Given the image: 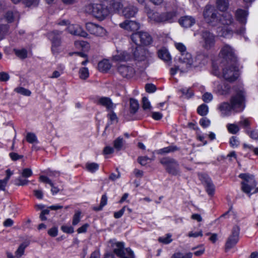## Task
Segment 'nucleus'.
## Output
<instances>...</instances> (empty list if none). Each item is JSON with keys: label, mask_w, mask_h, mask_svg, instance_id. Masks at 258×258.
I'll list each match as a JSON object with an SVG mask.
<instances>
[{"label": "nucleus", "mask_w": 258, "mask_h": 258, "mask_svg": "<svg viewBox=\"0 0 258 258\" xmlns=\"http://www.w3.org/2000/svg\"><path fill=\"white\" fill-rule=\"evenodd\" d=\"M131 39L136 45H149L152 41V37L148 33L142 31L133 33ZM132 51L135 59L139 62V66H141L140 62H143V70L146 69L149 63V52L142 47L138 46H136Z\"/></svg>", "instance_id": "1"}, {"label": "nucleus", "mask_w": 258, "mask_h": 258, "mask_svg": "<svg viewBox=\"0 0 258 258\" xmlns=\"http://www.w3.org/2000/svg\"><path fill=\"white\" fill-rule=\"evenodd\" d=\"M235 93L231 98L230 103L224 102L221 103L218 109L224 116H229L233 110L235 112L242 111L245 107V92L242 87L235 89Z\"/></svg>", "instance_id": "2"}, {"label": "nucleus", "mask_w": 258, "mask_h": 258, "mask_svg": "<svg viewBox=\"0 0 258 258\" xmlns=\"http://www.w3.org/2000/svg\"><path fill=\"white\" fill-rule=\"evenodd\" d=\"M203 15L205 22L212 27L220 25L221 14L214 7L207 5L203 11Z\"/></svg>", "instance_id": "3"}, {"label": "nucleus", "mask_w": 258, "mask_h": 258, "mask_svg": "<svg viewBox=\"0 0 258 258\" xmlns=\"http://www.w3.org/2000/svg\"><path fill=\"white\" fill-rule=\"evenodd\" d=\"M84 11L92 14L94 17L100 20L105 19L109 15V11L107 6L102 4H90L86 5Z\"/></svg>", "instance_id": "4"}, {"label": "nucleus", "mask_w": 258, "mask_h": 258, "mask_svg": "<svg viewBox=\"0 0 258 258\" xmlns=\"http://www.w3.org/2000/svg\"><path fill=\"white\" fill-rule=\"evenodd\" d=\"M239 177L243 180L241 183V190L250 197L251 191L255 189L257 184L254 176L248 173H241L239 174Z\"/></svg>", "instance_id": "5"}, {"label": "nucleus", "mask_w": 258, "mask_h": 258, "mask_svg": "<svg viewBox=\"0 0 258 258\" xmlns=\"http://www.w3.org/2000/svg\"><path fill=\"white\" fill-rule=\"evenodd\" d=\"M112 246L113 252L119 258H135L134 253L130 248H124V242H115Z\"/></svg>", "instance_id": "6"}, {"label": "nucleus", "mask_w": 258, "mask_h": 258, "mask_svg": "<svg viewBox=\"0 0 258 258\" xmlns=\"http://www.w3.org/2000/svg\"><path fill=\"white\" fill-rule=\"evenodd\" d=\"M223 77L229 82L234 81L238 76V71L236 69V63H225L222 62Z\"/></svg>", "instance_id": "7"}, {"label": "nucleus", "mask_w": 258, "mask_h": 258, "mask_svg": "<svg viewBox=\"0 0 258 258\" xmlns=\"http://www.w3.org/2000/svg\"><path fill=\"white\" fill-rule=\"evenodd\" d=\"M160 163L165 166L166 171L173 175H178L180 173L179 164L174 159L165 157L160 160Z\"/></svg>", "instance_id": "8"}, {"label": "nucleus", "mask_w": 258, "mask_h": 258, "mask_svg": "<svg viewBox=\"0 0 258 258\" xmlns=\"http://www.w3.org/2000/svg\"><path fill=\"white\" fill-rule=\"evenodd\" d=\"M220 56L225 63H236L237 59L232 48L228 45H225L220 51Z\"/></svg>", "instance_id": "9"}, {"label": "nucleus", "mask_w": 258, "mask_h": 258, "mask_svg": "<svg viewBox=\"0 0 258 258\" xmlns=\"http://www.w3.org/2000/svg\"><path fill=\"white\" fill-rule=\"evenodd\" d=\"M240 228L238 226H234L232 230L231 234L228 237L226 243L225 249L228 250L233 248L238 242L239 237Z\"/></svg>", "instance_id": "10"}, {"label": "nucleus", "mask_w": 258, "mask_h": 258, "mask_svg": "<svg viewBox=\"0 0 258 258\" xmlns=\"http://www.w3.org/2000/svg\"><path fill=\"white\" fill-rule=\"evenodd\" d=\"M60 34L61 32L56 30L48 34V37L52 43L51 50L54 54L57 53L58 52V48L60 45Z\"/></svg>", "instance_id": "11"}, {"label": "nucleus", "mask_w": 258, "mask_h": 258, "mask_svg": "<svg viewBox=\"0 0 258 258\" xmlns=\"http://www.w3.org/2000/svg\"><path fill=\"white\" fill-rule=\"evenodd\" d=\"M202 38L203 41V47L209 50L214 47L215 43V36L208 31H204L202 33Z\"/></svg>", "instance_id": "12"}, {"label": "nucleus", "mask_w": 258, "mask_h": 258, "mask_svg": "<svg viewBox=\"0 0 258 258\" xmlns=\"http://www.w3.org/2000/svg\"><path fill=\"white\" fill-rule=\"evenodd\" d=\"M86 28L91 34L97 36L102 37L106 33L105 29L102 27L93 23H86Z\"/></svg>", "instance_id": "13"}, {"label": "nucleus", "mask_w": 258, "mask_h": 258, "mask_svg": "<svg viewBox=\"0 0 258 258\" xmlns=\"http://www.w3.org/2000/svg\"><path fill=\"white\" fill-rule=\"evenodd\" d=\"M117 71L123 78L126 79L131 78L135 74L133 67L127 64H119L117 67Z\"/></svg>", "instance_id": "14"}, {"label": "nucleus", "mask_w": 258, "mask_h": 258, "mask_svg": "<svg viewBox=\"0 0 258 258\" xmlns=\"http://www.w3.org/2000/svg\"><path fill=\"white\" fill-rule=\"evenodd\" d=\"M199 178L204 184L207 192L209 195H213L215 191V186L211 178L207 175L201 174Z\"/></svg>", "instance_id": "15"}, {"label": "nucleus", "mask_w": 258, "mask_h": 258, "mask_svg": "<svg viewBox=\"0 0 258 258\" xmlns=\"http://www.w3.org/2000/svg\"><path fill=\"white\" fill-rule=\"evenodd\" d=\"M119 26L127 31H135L139 29L140 24L135 21L125 20L120 23Z\"/></svg>", "instance_id": "16"}, {"label": "nucleus", "mask_w": 258, "mask_h": 258, "mask_svg": "<svg viewBox=\"0 0 258 258\" xmlns=\"http://www.w3.org/2000/svg\"><path fill=\"white\" fill-rule=\"evenodd\" d=\"M96 102L97 104L106 107L108 111H112L115 107V105L112 103L111 100L108 97H100L97 100Z\"/></svg>", "instance_id": "17"}, {"label": "nucleus", "mask_w": 258, "mask_h": 258, "mask_svg": "<svg viewBox=\"0 0 258 258\" xmlns=\"http://www.w3.org/2000/svg\"><path fill=\"white\" fill-rule=\"evenodd\" d=\"M138 12V9L135 6L128 4L124 6L122 10V15L127 18L133 17Z\"/></svg>", "instance_id": "18"}, {"label": "nucleus", "mask_w": 258, "mask_h": 258, "mask_svg": "<svg viewBox=\"0 0 258 258\" xmlns=\"http://www.w3.org/2000/svg\"><path fill=\"white\" fill-rule=\"evenodd\" d=\"M69 33L75 35L86 37L87 34L83 31L81 27L77 25H70L68 28Z\"/></svg>", "instance_id": "19"}, {"label": "nucleus", "mask_w": 258, "mask_h": 258, "mask_svg": "<svg viewBox=\"0 0 258 258\" xmlns=\"http://www.w3.org/2000/svg\"><path fill=\"white\" fill-rule=\"evenodd\" d=\"M178 22L183 27L188 28L192 26L195 23L196 20L194 18L189 16H185L181 17Z\"/></svg>", "instance_id": "20"}, {"label": "nucleus", "mask_w": 258, "mask_h": 258, "mask_svg": "<svg viewBox=\"0 0 258 258\" xmlns=\"http://www.w3.org/2000/svg\"><path fill=\"white\" fill-rule=\"evenodd\" d=\"M179 61L182 63H185L186 68H189L192 65L196 66L197 64H194L191 55L187 52L181 54L179 57Z\"/></svg>", "instance_id": "21"}, {"label": "nucleus", "mask_w": 258, "mask_h": 258, "mask_svg": "<svg viewBox=\"0 0 258 258\" xmlns=\"http://www.w3.org/2000/svg\"><path fill=\"white\" fill-rule=\"evenodd\" d=\"M148 18L151 21L155 23H164L163 13L151 12L148 13Z\"/></svg>", "instance_id": "22"}, {"label": "nucleus", "mask_w": 258, "mask_h": 258, "mask_svg": "<svg viewBox=\"0 0 258 258\" xmlns=\"http://www.w3.org/2000/svg\"><path fill=\"white\" fill-rule=\"evenodd\" d=\"M247 15V11L242 9H238L235 13V17L237 20L243 24L246 23Z\"/></svg>", "instance_id": "23"}, {"label": "nucleus", "mask_w": 258, "mask_h": 258, "mask_svg": "<svg viewBox=\"0 0 258 258\" xmlns=\"http://www.w3.org/2000/svg\"><path fill=\"white\" fill-rule=\"evenodd\" d=\"M233 22V19L230 14L226 13L222 15L221 14L220 24L224 25H229L231 24Z\"/></svg>", "instance_id": "24"}, {"label": "nucleus", "mask_w": 258, "mask_h": 258, "mask_svg": "<svg viewBox=\"0 0 258 258\" xmlns=\"http://www.w3.org/2000/svg\"><path fill=\"white\" fill-rule=\"evenodd\" d=\"M216 91L219 95H226L229 92L230 86L228 84H218L216 87Z\"/></svg>", "instance_id": "25"}, {"label": "nucleus", "mask_w": 258, "mask_h": 258, "mask_svg": "<svg viewBox=\"0 0 258 258\" xmlns=\"http://www.w3.org/2000/svg\"><path fill=\"white\" fill-rule=\"evenodd\" d=\"M111 65L107 59H103L98 64V70L100 72H106L111 68Z\"/></svg>", "instance_id": "26"}, {"label": "nucleus", "mask_w": 258, "mask_h": 258, "mask_svg": "<svg viewBox=\"0 0 258 258\" xmlns=\"http://www.w3.org/2000/svg\"><path fill=\"white\" fill-rule=\"evenodd\" d=\"M131 55L126 52H121L114 56L113 58L115 61H127L131 58Z\"/></svg>", "instance_id": "27"}, {"label": "nucleus", "mask_w": 258, "mask_h": 258, "mask_svg": "<svg viewBox=\"0 0 258 258\" xmlns=\"http://www.w3.org/2000/svg\"><path fill=\"white\" fill-rule=\"evenodd\" d=\"M177 15L175 12H170L163 13L164 22H172L177 18Z\"/></svg>", "instance_id": "28"}, {"label": "nucleus", "mask_w": 258, "mask_h": 258, "mask_svg": "<svg viewBox=\"0 0 258 258\" xmlns=\"http://www.w3.org/2000/svg\"><path fill=\"white\" fill-rule=\"evenodd\" d=\"M216 6L220 11H225L229 7L228 0H216Z\"/></svg>", "instance_id": "29"}, {"label": "nucleus", "mask_w": 258, "mask_h": 258, "mask_svg": "<svg viewBox=\"0 0 258 258\" xmlns=\"http://www.w3.org/2000/svg\"><path fill=\"white\" fill-rule=\"evenodd\" d=\"M110 8L114 12H119L124 6L120 2L112 1L110 3Z\"/></svg>", "instance_id": "30"}, {"label": "nucleus", "mask_w": 258, "mask_h": 258, "mask_svg": "<svg viewBox=\"0 0 258 258\" xmlns=\"http://www.w3.org/2000/svg\"><path fill=\"white\" fill-rule=\"evenodd\" d=\"M178 150V148L176 146H169L165 147L156 151L158 154H163L170 152H173Z\"/></svg>", "instance_id": "31"}, {"label": "nucleus", "mask_w": 258, "mask_h": 258, "mask_svg": "<svg viewBox=\"0 0 258 258\" xmlns=\"http://www.w3.org/2000/svg\"><path fill=\"white\" fill-rule=\"evenodd\" d=\"M158 56L164 61H168L171 59L170 55L166 50L161 49L159 50Z\"/></svg>", "instance_id": "32"}, {"label": "nucleus", "mask_w": 258, "mask_h": 258, "mask_svg": "<svg viewBox=\"0 0 258 258\" xmlns=\"http://www.w3.org/2000/svg\"><path fill=\"white\" fill-rule=\"evenodd\" d=\"M124 140L123 138L118 137L113 142L114 148L117 151H120L123 145Z\"/></svg>", "instance_id": "33"}, {"label": "nucleus", "mask_w": 258, "mask_h": 258, "mask_svg": "<svg viewBox=\"0 0 258 258\" xmlns=\"http://www.w3.org/2000/svg\"><path fill=\"white\" fill-rule=\"evenodd\" d=\"M107 203V197L106 194L102 195L99 206L94 207L93 210L96 211H101Z\"/></svg>", "instance_id": "34"}, {"label": "nucleus", "mask_w": 258, "mask_h": 258, "mask_svg": "<svg viewBox=\"0 0 258 258\" xmlns=\"http://www.w3.org/2000/svg\"><path fill=\"white\" fill-rule=\"evenodd\" d=\"M192 253L189 252L183 254L180 252L174 253L172 255L171 258H192Z\"/></svg>", "instance_id": "35"}, {"label": "nucleus", "mask_w": 258, "mask_h": 258, "mask_svg": "<svg viewBox=\"0 0 258 258\" xmlns=\"http://www.w3.org/2000/svg\"><path fill=\"white\" fill-rule=\"evenodd\" d=\"M139 104L138 101L134 99H130V108L131 113H136L139 109Z\"/></svg>", "instance_id": "36"}, {"label": "nucleus", "mask_w": 258, "mask_h": 258, "mask_svg": "<svg viewBox=\"0 0 258 258\" xmlns=\"http://www.w3.org/2000/svg\"><path fill=\"white\" fill-rule=\"evenodd\" d=\"M14 91L19 94L26 96H29L31 94V92L29 90L21 87L16 88Z\"/></svg>", "instance_id": "37"}, {"label": "nucleus", "mask_w": 258, "mask_h": 258, "mask_svg": "<svg viewBox=\"0 0 258 258\" xmlns=\"http://www.w3.org/2000/svg\"><path fill=\"white\" fill-rule=\"evenodd\" d=\"M197 111L200 115L205 116L208 112V107L207 105L203 104L198 107Z\"/></svg>", "instance_id": "38"}, {"label": "nucleus", "mask_w": 258, "mask_h": 258, "mask_svg": "<svg viewBox=\"0 0 258 258\" xmlns=\"http://www.w3.org/2000/svg\"><path fill=\"white\" fill-rule=\"evenodd\" d=\"M228 131L232 134H236L239 131L238 126L234 123H229L227 125Z\"/></svg>", "instance_id": "39"}, {"label": "nucleus", "mask_w": 258, "mask_h": 258, "mask_svg": "<svg viewBox=\"0 0 258 258\" xmlns=\"http://www.w3.org/2000/svg\"><path fill=\"white\" fill-rule=\"evenodd\" d=\"M171 234L168 233L166 235L165 237H160L158 238V241L160 242L163 243L165 244H167L171 243L172 241L171 239Z\"/></svg>", "instance_id": "40"}, {"label": "nucleus", "mask_w": 258, "mask_h": 258, "mask_svg": "<svg viewBox=\"0 0 258 258\" xmlns=\"http://www.w3.org/2000/svg\"><path fill=\"white\" fill-rule=\"evenodd\" d=\"M27 141L30 144L37 143L38 141L36 135L32 133H28L26 137Z\"/></svg>", "instance_id": "41"}, {"label": "nucleus", "mask_w": 258, "mask_h": 258, "mask_svg": "<svg viewBox=\"0 0 258 258\" xmlns=\"http://www.w3.org/2000/svg\"><path fill=\"white\" fill-rule=\"evenodd\" d=\"M87 169L91 172H94L99 168V165L96 163H88L86 165Z\"/></svg>", "instance_id": "42"}, {"label": "nucleus", "mask_w": 258, "mask_h": 258, "mask_svg": "<svg viewBox=\"0 0 258 258\" xmlns=\"http://www.w3.org/2000/svg\"><path fill=\"white\" fill-rule=\"evenodd\" d=\"M27 245H25L24 243L21 244L15 252L16 256L17 257H20L24 254L25 249Z\"/></svg>", "instance_id": "43"}, {"label": "nucleus", "mask_w": 258, "mask_h": 258, "mask_svg": "<svg viewBox=\"0 0 258 258\" xmlns=\"http://www.w3.org/2000/svg\"><path fill=\"white\" fill-rule=\"evenodd\" d=\"M4 19L8 23L13 22L14 19V13L12 11H8L4 15Z\"/></svg>", "instance_id": "44"}, {"label": "nucleus", "mask_w": 258, "mask_h": 258, "mask_svg": "<svg viewBox=\"0 0 258 258\" xmlns=\"http://www.w3.org/2000/svg\"><path fill=\"white\" fill-rule=\"evenodd\" d=\"M152 160V159H150L147 156H141L138 158V162L143 166L146 165L147 163L150 162Z\"/></svg>", "instance_id": "45"}, {"label": "nucleus", "mask_w": 258, "mask_h": 258, "mask_svg": "<svg viewBox=\"0 0 258 258\" xmlns=\"http://www.w3.org/2000/svg\"><path fill=\"white\" fill-rule=\"evenodd\" d=\"M182 95H185L187 98H189L194 95V93L190 88H183L180 90Z\"/></svg>", "instance_id": "46"}, {"label": "nucleus", "mask_w": 258, "mask_h": 258, "mask_svg": "<svg viewBox=\"0 0 258 258\" xmlns=\"http://www.w3.org/2000/svg\"><path fill=\"white\" fill-rule=\"evenodd\" d=\"M28 180L26 179H23L19 177L14 181V184L17 186H23L26 185L28 183Z\"/></svg>", "instance_id": "47"}, {"label": "nucleus", "mask_w": 258, "mask_h": 258, "mask_svg": "<svg viewBox=\"0 0 258 258\" xmlns=\"http://www.w3.org/2000/svg\"><path fill=\"white\" fill-rule=\"evenodd\" d=\"M80 77L82 79H86L89 77V71L87 68H82L80 70Z\"/></svg>", "instance_id": "48"}, {"label": "nucleus", "mask_w": 258, "mask_h": 258, "mask_svg": "<svg viewBox=\"0 0 258 258\" xmlns=\"http://www.w3.org/2000/svg\"><path fill=\"white\" fill-rule=\"evenodd\" d=\"M81 214L80 211H77L74 214L73 218L72 224L73 225H76L78 224L81 220Z\"/></svg>", "instance_id": "49"}, {"label": "nucleus", "mask_w": 258, "mask_h": 258, "mask_svg": "<svg viewBox=\"0 0 258 258\" xmlns=\"http://www.w3.org/2000/svg\"><path fill=\"white\" fill-rule=\"evenodd\" d=\"M16 54L21 58H25L27 56V51L25 49L15 50Z\"/></svg>", "instance_id": "50"}, {"label": "nucleus", "mask_w": 258, "mask_h": 258, "mask_svg": "<svg viewBox=\"0 0 258 258\" xmlns=\"http://www.w3.org/2000/svg\"><path fill=\"white\" fill-rule=\"evenodd\" d=\"M175 46L176 48L180 52L181 54L186 52V47L182 43H175Z\"/></svg>", "instance_id": "51"}, {"label": "nucleus", "mask_w": 258, "mask_h": 258, "mask_svg": "<svg viewBox=\"0 0 258 258\" xmlns=\"http://www.w3.org/2000/svg\"><path fill=\"white\" fill-rule=\"evenodd\" d=\"M39 2V0H24V4L27 7L36 6L38 5Z\"/></svg>", "instance_id": "52"}, {"label": "nucleus", "mask_w": 258, "mask_h": 258, "mask_svg": "<svg viewBox=\"0 0 258 258\" xmlns=\"http://www.w3.org/2000/svg\"><path fill=\"white\" fill-rule=\"evenodd\" d=\"M142 107L144 109H150L151 107L150 102L146 97L142 98Z\"/></svg>", "instance_id": "53"}, {"label": "nucleus", "mask_w": 258, "mask_h": 258, "mask_svg": "<svg viewBox=\"0 0 258 258\" xmlns=\"http://www.w3.org/2000/svg\"><path fill=\"white\" fill-rule=\"evenodd\" d=\"M146 92L149 93H153L156 90V86L152 84H147L145 86Z\"/></svg>", "instance_id": "54"}, {"label": "nucleus", "mask_w": 258, "mask_h": 258, "mask_svg": "<svg viewBox=\"0 0 258 258\" xmlns=\"http://www.w3.org/2000/svg\"><path fill=\"white\" fill-rule=\"evenodd\" d=\"M202 99L205 102L208 103L213 99V95L210 93L206 92L203 95Z\"/></svg>", "instance_id": "55"}, {"label": "nucleus", "mask_w": 258, "mask_h": 258, "mask_svg": "<svg viewBox=\"0 0 258 258\" xmlns=\"http://www.w3.org/2000/svg\"><path fill=\"white\" fill-rule=\"evenodd\" d=\"M210 120L206 117L202 118L200 120V125L203 127H207L210 124Z\"/></svg>", "instance_id": "56"}, {"label": "nucleus", "mask_w": 258, "mask_h": 258, "mask_svg": "<svg viewBox=\"0 0 258 258\" xmlns=\"http://www.w3.org/2000/svg\"><path fill=\"white\" fill-rule=\"evenodd\" d=\"M61 229L63 232L67 233H73L74 232V228L72 226L62 225Z\"/></svg>", "instance_id": "57"}, {"label": "nucleus", "mask_w": 258, "mask_h": 258, "mask_svg": "<svg viewBox=\"0 0 258 258\" xmlns=\"http://www.w3.org/2000/svg\"><path fill=\"white\" fill-rule=\"evenodd\" d=\"M32 174V170L30 168H25L22 172V176L23 177L27 178L31 176Z\"/></svg>", "instance_id": "58"}, {"label": "nucleus", "mask_w": 258, "mask_h": 258, "mask_svg": "<svg viewBox=\"0 0 258 258\" xmlns=\"http://www.w3.org/2000/svg\"><path fill=\"white\" fill-rule=\"evenodd\" d=\"M203 236V231L200 230L198 232H194L193 231H190L188 233V236L189 237H194L196 238L199 236Z\"/></svg>", "instance_id": "59"}, {"label": "nucleus", "mask_w": 258, "mask_h": 258, "mask_svg": "<svg viewBox=\"0 0 258 258\" xmlns=\"http://www.w3.org/2000/svg\"><path fill=\"white\" fill-rule=\"evenodd\" d=\"M127 207L126 206H124L121 210L119 211L114 212V217L116 219H118L120 218L124 213L125 210Z\"/></svg>", "instance_id": "60"}, {"label": "nucleus", "mask_w": 258, "mask_h": 258, "mask_svg": "<svg viewBox=\"0 0 258 258\" xmlns=\"http://www.w3.org/2000/svg\"><path fill=\"white\" fill-rule=\"evenodd\" d=\"M39 180L43 183H46L49 184L50 185H52V182L51 181V180L46 176H40Z\"/></svg>", "instance_id": "61"}, {"label": "nucleus", "mask_w": 258, "mask_h": 258, "mask_svg": "<svg viewBox=\"0 0 258 258\" xmlns=\"http://www.w3.org/2000/svg\"><path fill=\"white\" fill-rule=\"evenodd\" d=\"M10 78L9 75L6 72H0V81L6 82Z\"/></svg>", "instance_id": "62"}, {"label": "nucleus", "mask_w": 258, "mask_h": 258, "mask_svg": "<svg viewBox=\"0 0 258 258\" xmlns=\"http://www.w3.org/2000/svg\"><path fill=\"white\" fill-rule=\"evenodd\" d=\"M58 233L57 228L55 227H52L48 231V234L52 236L55 237L57 236Z\"/></svg>", "instance_id": "63"}, {"label": "nucleus", "mask_w": 258, "mask_h": 258, "mask_svg": "<svg viewBox=\"0 0 258 258\" xmlns=\"http://www.w3.org/2000/svg\"><path fill=\"white\" fill-rule=\"evenodd\" d=\"M238 124L240 125L243 126L244 127H248L250 125V122L247 119H244L243 120H240Z\"/></svg>", "instance_id": "64"}]
</instances>
